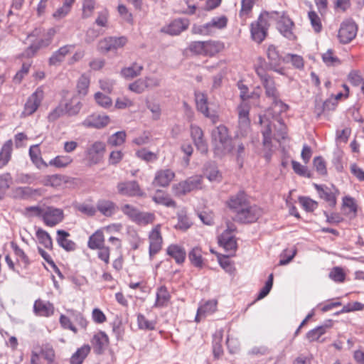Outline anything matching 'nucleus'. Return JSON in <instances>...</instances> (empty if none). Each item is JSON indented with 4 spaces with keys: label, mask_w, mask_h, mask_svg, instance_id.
I'll list each match as a JSON object with an SVG mask.
<instances>
[{
    "label": "nucleus",
    "mask_w": 364,
    "mask_h": 364,
    "mask_svg": "<svg viewBox=\"0 0 364 364\" xmlns=\"http://www.w3.org/2000/svg\"><path fill=\"white\" fill-rule=\"evenodd\" d=\"M144 67L137 63H133L131 65L125 67L121 70V75L126 79H132L139 76Z\"/></svg>",
    "instance_id": "obj_31"
},
{
    "label": "nucleus",
    "mask_w": 364,
    "mask_h": 364,
    "mask_svg": "<svg viewBox=\"0 0 364 364\" xmlns=\"http://www.w3.org/2000/svg\"><path fill=\"white\" fill-rule=\"evenodd\" d=\"M188 25L189 21L188 19L178 18L173 21L167 26L164 27L162 31L171 36H176L186 30Z\"/></svg>",
    "instance_id": "obj_19"
},
{
    "label": "nucleus",
    "mask_w": 364,
    "mask_h": 364,
    "mask_svg": "<svg viewBox=\"0 0 364 364\" xmlns=\"http://www.w3.org/2000/svg\"><path fill=\"white\" fill-rule=\"evenodd\" d=\"M64 114H66V112L63 103H60L48 114V119L50 122H54Z\"/></svg>",
    "instance_id": "obj_64"
},
{
    "label": "nucleus",
    "mask_w": 364,
    "mask_h": 364,
    "mask_svg": "<svg viewBox=\"0 0 364 364\" xmlns=\"http://www.w3.org/2000/svg\"><path fill=\"white\" fill-rule=\"evenodd\" d=\"M109 123V117L106 114H92L87 117L83 122L86 127L100 129L105 127Z\"/></svg>",
    "instance_id": "obj_20"
},
{
    "label": "nucleus",
    "mask_w": 364,
    "mask_h": 364,
    "mask_svg": "<svg viewBox=\"0 0 364 364\" xmlns=\"http://www.w3.org/2000/svg\"><path fill=\"white\" fill-rule=\"evenodd\" d=\"M331 327V321H328L326 323L317 326L316 328L309 331L306 334V338L309 341H316L326 332L328 328Z\"/></svg>",
    "instance_id": "obj_36"
},
{
    "label": "nucleus",
    "mask_w": 364,
    "mask_h": 364,
    "mask_svg": "<svg viewBox=\"0 0 364 364\" xmlns=\"http://www.w3.org/2000/svg\"><path fill=\"white\" fill-rule=\"evenodd\" d=\"M284 12H279L276 11H262L259 18H260L264 23L267 24V26L269 27L270 24L272 23H276L277 24V21L280 20L284 15Z\"/></svg>",
    "instance_id": "obj_33"
},
{
    "label": "nucleus",
    "mask_w": 364,
    "mask_h": 364,
    "mask_svg": "<svg viewBox=\"0 0 364 364\" xmlns=\"http://www.w3.org/2000/svg\"><path fill=\"white\" fill-rule=\"evenodd\" d=\"M90 351L89 346H83L72 355L70 358L71 364H81Z\"/></svg>",
    "instance_id": "obj_40"
},
{
    "label": "nucleus",
    "mask_w": 364,
    "mask_h": 364,
    "mask_svg": "<svg viewBox=\"0 0 364 364\" xmlns=\"http://www.w3.org/2000/svg\"><path fill=\"white\" fill-rule=\"evenodd\" d=\"M195 97L197 109L205 117L209 118L213 124L217 123L219 121L218 112L208 107L206 95L203 92H196Z\"/></svg>",
    "instance_id": "obj_3"
},
{
    "label": "nucleus",
    "mask_w": 364,
    "mask_h": 364,
    "mask_svg": "<svg viewBox=\"0 0 364 364\" xmlns=\"http://www.w3.org/2000/svg\"><path fill=\"white\" fill-rule=\"evenodd\" d=\"M66 114L68 115L77 114L81 109V103L76 98L73 97L70 101L63 103Z\"/></svg>",
    "instance_id": "obj_45"
},
{
    "label": "nucleus",
    "mask_w": 364,
    "mask_h": 364,
    "mask_svg": "<svg viewBox=\"0 0 364 364\" xmlns=\"http://www.w3.org/2000/svg\"><path fill=\"white\" fill-rule=\"evenodd\" d=\"M343 208L345 214L350 217H355L357 213V205L353 198L345 196L343 198Z\"/></svg>",
    "instance_id": "obj_39"
},
{
    "label": "nucleus",
    "mask_w": 364,
    "mask_h": 364,
    "mask_svg": "<svg viewBox=\"0 0 364 364\" xmlns=\"http://www.w3.org/2000/svg\"><path fill=\"white\" fill-rule=\"evenodd\" d=\"M42 218L46 225L53 227L63 220V211L60 208L47 207L44 208Z\"/></svg>",
    "instance_id": "obj_10"
},
{
    "label": "nucleus",
    "mask_w": 364,
    "mask_h": 364,
    "mask_svg": "<svg viewBox=\"0 0 364 364\" xmlns=\"http://www.w3.org/2000/svg\"><path fill=\"white\" fill-rule=\"evenodd\" d=\"M95 7V0H83L82 2V14L83 18H87L93 13Z\"/></svg>",
    "instance_id": "obj_59"
},
{
    "label": "nucleus",
    "mask_w": 364,
    "mask_h": 364,
    "mask_svg": "<svg viewBox=\"0 0 364 364\" xmlns=\"http://www.w3.org/2000/svg\"><path fill=\"white\" fill-rule=\"evenodd\" d=\"M57 242L58 245L67 251L74 250L75 249V243L67 237L69 233L64 230H58Z\"/></svg>",
    "instance_id": "obj_34"
},
{
    "label": "nucleus",
    "mask_w": 364,
    "mask_h": 364,
    "mask_svg": "<svg viewBox=\"0 0 364 364\" xmlns=\"http://www.w3.org/2000/svg\"><path fill=\"white\" fill-rule=\"evenodd\" d=\"M12 182V178L9 173L0 175V200H1L6 191L9 188Z\"/></svg>",
    "instance_id": "obj_49"
},
{
    "label": "nucleus",
    "mask_w": 364,
    "mask_h": 364,
    "mask_svg": "<svg viewBox=\"0 0 364 364\" xmlns=\"http://www.w3.org/2000/svg\"><path fill=\"white\" fill-rule=\"evenodd\" d=\"M237 111L239 134L243 136L247 134L250 129V107L246 102H242L238 106Z\"/></svg>",
    "instance_id": "obj_8"
},
{
    "label": "nucleus",
    "mask_w": 364,
    "mask_h": 364,
    "mask_svg": "<svg viewBox=\"0 0 364 364\" xmlns=\"http://www.w3.org/2000/svg\"><path fill=\"white\" fill-rule=\"evenodd\" d=\"M223 46L218 41H205L204 55L213 56L219 53Z\"/></svg>",
    "instance_id": "obj_43"
},
{
    "label": "nucleus",
    "mask_w": 364,
    "mask_h": 364,
    "mask_svg": "<svg viewBox=\"0 0 364 364\" xmlns=\"http://www.w3.org/2000/svg\"><path fill=\"white\" fill-rule=\"evenodd\" d=\"M217 302L214 300L206 301L203 305L198 309L196 321L198 322L202 317L211 315L216 311Z\"/></svg>",
    "instance_id": "obj_27"
},
{
    "label": "nucleus",
    "mask_w": 364,
    "mask_h": 364,
    "mask_svg": "<svg viewBox=\"0 0 364 364\" xmlns=\"http://www.w3.org/2000/svg\"><path fill=\"white\" fill-rule=\"evenodd\" d=\"M13 151V141L11 139L6 141L0 151V168L8 164L11 158Z\"/></svg>",
    "instance_id": "obj_28"
},
{
    "label": "nucleus",
    "mask_w": 364,
    "mask_h": 364,
    "mask_svg": "<svg viewBox=\"0 0 364 364\" xmlns=\"http://www.w3.org/2000/svg\"><path fill=\"white\" fill-rule=\"evenodd\" d=\"M299 203L309 212L314 211L318 207V203L308 197H299Z\"/></svg>",
    "instance_id": "obj_60"
},
{
    "label": "nucleus",
    "mask_w": 364,
    "mask_h": 364,
    "mask_svg": "<svg viewBox=\"0 0 364 364\" xmlns=\"http://www.w3.org/2000/svg\"><path fill=\"white\" fill-rule=\"evenodd\" d=\"M228 208L232 211L235 215L240 212L241 209L246 205L248 202L247 196L243 191H240L237 194L231 196L228 201Z\"/></svg>",
    "instance_id": "obj_21"
},
{
    "label": "nucleus",
    "mask_w": 364,
    "mask_h": 364,
    "mask_svg": "<svg viewBox=\"0 0 364 364\" xmlns=\"http://www.w3.org/2000/svg\"><path fill=\"white\" fill-rule=\"evenodd\" d=\"M11 246L14 252V254H15L16 258H17V261L18 262L23 263L24 267H27L30 264L31 262H30V259H28V256L24 252V251L22 249H21L17 245V244H16L14 242H11Z\"/></svg>",
    "instance_id": "obj_47"
},
{
    "label": "nucleus",
    "mask_w": 364,
    "mask_h": 364,
    "mask_svg": "<svg viewBox=\"0 0 364 364\" xmlns=\"http://www.w3.org/2000/svg\"><path fill=\"white\" fill-rule=\"evenodd\" d=\"M204 175L210 182H220L222 175L213 163L207 164L204 168Z\"/></svg>",
    "instance_id": "obj_32"
},
{
    "label": "nucleus",
    "mask_w": 364,
    "mask_h": 364,
    "mask_svg": "<svg viewBox=\"0 0 364 364\" xmlns=\"http://www.w3.org/2000/svg\"><path fill=\"white\" fill-rule=\"evenodd\" d=\"M166 254L173 258L176 263L182 264L186 260V252L185 248L177 244H171L166 248Z\"/></svg>",
    "instance_id": "obj_23"
},
{
    "label": "nucleus",
    "mask_w": 364,
    "mask_h": 364,
    "mask_svg": "<svg viewBox=\"0 0 364 364\" xmlns=\"http://www.w3.org/2000/svg\"><path fill=\"white\" fill-rule=\"evenodd\" d=\"M55 33V30L53 28H50L47 30L44 38L38 40L36 43H32L28 48H27L22 53V56L25 58H31L41 48L48 46Z\"/></svg>",
    "instance_id": "obj_5"
},
{
    "label": "nucleus",
    "mask_w": 364,
    "mask_h": 364,
    "mask_svg": "<svg viewBox=\"0 0 364 364\" xmlns=\"http://www.w3.org/2000/svg\"><path fill=\"white\" fill-rule=\"evenodd\" d=\"M155 219L153 213L146 212H139L134 222L141 225H145L152 223Z\"/></svg>",
    "instance_id": "obj_52"
},
{
    "label": "nucleus",
    "mask_w": 364,
    "mask_h": 364,
    "mask_svg": "<svg viewBox=\"0 0 364 364\" xmlns=\"http://www.w3.org/2000/svg\"><path fill=\"white\" fill-rule=\"evenodd\" d=\"M218 242L229 253L228 256L233 255L237 247L235 236L228 232H223L219 236Z\"/></svg>",
    "instance_id": "obj_18"
},
{
    "label": "nucleus",
    "mask_w": 364,
    "mask_h": 364,
    "mask_svg": "<svg viewBox=\"0 0 364 364\" xmlns=\"http://www.w3.org/2000/svg\"><path fill=\"white\" fill-rule=\"evenodd\" d=\"M126 132L124 131L117 132L112 134L107 140L108 145L111 146H119L122 145L126 139Z\"/></svg>",
    "instance_id": "obj_46"
},
{
    "label": "nucleus",
    "mask_w": 364,
    "mask_h": 364,
    "mask_svg": "<svg viewBox=\"0 0 364 364\" xmlns=\"http://www.w3.org/2000/svg\"><path fill=\"white\" fill-rule=\"evenodd\" d=\"M269 27L260 18L250 24V33L252 39L261 43L267 37Z\"/></svg>",
    "instance_id": "obj_9"
},
{
    "label": "nucleus",
    "mask_w": 364,
    "mask_h": 364,
    "mask_svg": "<svg viewBox=\"0 0 364 364\" xmlns=\"http://www.w3.org/2000/svg\"><path fill=\"white\" fill-rule=\"evenodd\" d=\"M161 225H156L150 232L149 240V255L153 256L158 253L161 249L163 239L160 232Z\"/></svg>",
    "instance_id": "obj_14"
},
{
    "label": "nucleus",
    "mask_w": 364,
    "mask_h": 364,
    "mask_svg": "<svg viewBox=\"0 0 364 364\" xmlns=\"http://www.w3.org/2000/svg\"><path fill=\"white\" fill-rule=\"evenodd\" d=\"M262 85L265 90V95L267 97L274 101L280 97V93L276 87L275 82L273 78L264 82L262 83Z\"/></svg>",
    "instance_id": "obj_35"
},
{
    "label": "nucleus",
    "mask_w": 364,
    "mask_h": 364,
    "mask_svg": "<svg viewBox=\"0 0 364 364\" xmlns=\"http://www.w3.org/2000/svg\"><path fill=\"white\" fill-rule=\"evenodd\" d=\"M137 324L139 329L151 331L155 328L156 322L148 320L143 314L137 315Z\"/></svg>",
    "instance_id": "obj_50"
},
{
    "label": "nucleus",
    "mask_w": 364,
    "mask_h": 364,
    "mask_svg": "<svg viewBox=\"0 0 364 364\" xmlns=\"http://www.w3.org/2000/svg\"><path fill=\"white\" fill-rule=\"evenodd\" d=\"M171 296L166 287L161 286L157 289L156 299L154 304V307L161 308L166 306L170 300Z\"/></svg>",
    "instance_id": "obj_30"
},
{
    "label": "nucleus",
    "mask_w": 364,
    "mask_h": 364,
    "mask_svg": "<svg viewBox=\"0 0 364 364\" xmlns=\"http://www.w3.org/2000/svg\"><path fill=\"white\" fill-rule=\"evenodd\" d=\"M95 100L98 105L105 109H108L112 105V99L100 92L95 94Z\"/></svg>",
    "instance_id": "obj_53"
},
{
    "label": "nucleus",
    "mask_w": 364,
    "mask_h": 364,
    "mask_svg": "<svg viewBox=\"0 0 364 364\" xmlns=\"http://www.w3.org/2000/svg\"><path fill=\"white\" fill-rule=\"evenodd\" d=\"M211 136L216 156L222 157L231 152L233 148L232 141L225 126L221 124L216 127L213 129Z\"/></svg>",
    "instance_id": "obj_1"
},
{
    "label": "nucleus",
    "mask_w": 364,
    "mask_h": 364,
    "mask_svg": "<svg viewBox=\"0 0 364 364\" xmlns=\"http://www.w3.org/2000/svg\"><path fill=\"white\" fill-rule=\"evenodd\" d=\"M90 85V79L85 75H82L77 82V89L80 95H86Z\"/></svg>",
    "instance_id": "obj_58"
},
{
    "label": "nucleus",
    "mask_w": 364,
    "mask_h": 364,
    "mask_svg": "<svg viewBox=\"0 0 364 364\" xmlns=\"http://www.w3.org/2000/svg\"><path fill=\"white\" fill-rule=\"evenodd\" d=\"M356 33L357 26L355 22L346 20L341 25L338 38L341 43L346 44L350 43L355 37Z\"/></svg>",
    "instance_id": "obj_6"
},
{
    "label": "nucleus",
    "mask_w": 364,
    "mask_h": 364,
    "mask_svg": "<svg viewBox=\"0 0 364 364\" xmlns=\"http://www.w3.org/2000/svg\"><path fill=\"white\" fill-rule=\"evenodd\" d=\"M202 176H195L176 185L173 188L176 195H184L201 187Z\"/></svg>",
    "instance_id": "obj_7"
},
{
    "label": "nucleus",
    "mask_w": 364,
    "mask_h": 364,
    "mask_svg": "<svg viewBox=\"0 0 364 364\" xmlns=\"http://www.w3.org/2000/svg\"><path fill=\"white\" fill-rule=\"evenodd\" d=\"M117 191L119 194L129 197L141 196L144 192L136 181L120 182L117 184Z\"/></svg>",
    "instance_id": "obj_11"
},
{
    "label": "nucleus",
    "mask_w": 364,
    "mask_h": 364,
    "mask_svg": "<svg viewBox=\"0 0 364 364\" xmlns=\"http://www.w3.org/2000/svg\"><path fill=\"white\" fill-rule=\"evenodd\" d=\"M29 155L33 163L38 167H39L41 164H44L43 159L40 156V150L38 145L31 146L30 147Z\"/></svg>",
    "instance_id": "obj_57"
},
{
    "label": "nucleus",
    "mask_w": 364,
    "mask_h": 364,
    "mask_svg": "<svg viewBox=\"0 0 364 364\" xmlns=\"http://www.w3.org/2000/svg\"><path fill=\"white\" fill-rule=\"evenodd\" d=\"M267 56L269 60L270 68L274 71L282 75L283 70L277 68L283 61V58L280 55L277 48L274 45H269L267 49Z\"/></svg>",
    "instance_id": "obj_16"
},
{
    "label": "nucleus",
    "mask_w": 364,
    "mask_h": 364,
    "mask_svg": "<svg viewBox=\"0 0 364 364\" xmlns=\"http://www.w3.org/2000/svg\"><path fill=\"white\" fill-rule=\"evenodd\" d=\"M152 198L156 203L164 205L166 207H176V202L172 200L168 195L165 194L161 191H157Z\"/></svg>",
    "instance_id": "obj_41"
},
{
    "label": "nucleus",
    "mask_w": 364,
    "mask_h": 364,
    "mask_svg": "<svg viewBox=\"0 0 364 364\" xmlns=\"http://www.w3.org/2000/svg\"><path fill=\"white\" fill-rule=\"evenodd\" d=\"M74 49L73 45H66L60 47L57 51L53 53L49 58L50 65H56L62 62L65 57Z\"/></svg>",
    "instance_id": "obj_29"
},
{
    "label": "nucleus",
    "mask_w": 364,
    "mask_h": 364,
    "mask_svg": "<svg viewBox=\"0 0 364 364\" xmlns=\"http://www.w3.org/2000/svg\"><path fill=\"white\" fill-rule=\"evenodd\" d=\"M73 161V158L68 155H58L52 159L48 164L57 168H63L70 166Z\"/></svg>",
    "instance_id": "obj_37"
},
{
    "label": "nucleus",
    "mask_w": 364,
    "mask_h": 364,
    "mask_svg": "<svg viewBox=\"0 0 364 364\" xmlns=\"http://www.w3.org/2000/svg\"><path fill=\"white\" fill-rule=\"evenodd\" d=\"M191 225L190 220L183 211L178 214V223L176 225V228L186 230L191 227Z\"/></svg>",
    "instance_id": "obj_56"
},
{
    "label": "nucleus",
    "mask_w": 364,
    "mask_h": 364,
    "mask_svg": "<svg viewBox=\"0 0 364 364\" xmlns=\"http://www.w3.org/2000/svg\"><path fill=\"white\" fill-rule=\"evenodd\" d=\"M33 311L38 316L49 317L54 313V306L49 301L38 299L34 302Z\"/></svg>",
    "instance_id": "obj_24"
},
{
    "label": "nucleus",
    "mask_w": 364,
    "mask_h": 364,
    "mask_svg": "<svg viewBox=\"0 0 364 364\" xmlns=\"http://www.w3.org/2000/svg\"><path fill=\"white\" fill-rule=\"evenodd\" d=\"M288 109L289 106L281 100L280 97L272 102L271 109L277 115L286 112Z\"/></svg>",
    "instance_id": "obj_61"
},
{
    "label": "nucleus",
    "mask_w": 364,
    "mask_h": 364,
    "mask_svg": "<svg viewBox=\"0 0 364 364\" xmlns=\"http://www.w3.org/2000/svg\"><path fill=\"white\" fill-rule=\"evenodd\" d=\"M96 209L103 215L110 217L115 213L117 205L109 200L101 199L97 201Z\"/></svg>",
    "instance_id": "obj_26"
},
{
    "label": "nucleus",
    "mask_w": 364,
    "mask_h": 364,
    "mask_svg": "<svg viewBox=\"0 0 364 364\" xmlns=\"http://www.w3.org/2000/svg\"><path fill=\"white\" fill-rule=\"evenodd\" d=\"M36 237L39 242L43 245L46 248L51 250L53 247V242L49 234L43 230H38L36 232Z\"/></svg>",
    "instance_id": "obj_51"
},
{
    "label": "nucleus",
    "mask_w": 364,
    "mask_h": 364,
    "mask_svg": "<svg viewBox=\"0 0 364 364\" xmlns=\"http://www.w3.org/2000/svg\"><path fill=\"white\" fill-rule=\"evenodd\" d=\"M105 151V144L102 141H97L87 148L86 156L91 164H96L101 161Z\"/></svg>",
    "instance_id": "obj_12"
},
{
    "label": "nucleus",
    "mask_w": 364,
    "mask_h": 364,
    "mask_svg": "<svg viewBox=\"0 0 364 364\" xmlns=\"http://www.w3.org/2000/svg\"><path fill=\"white\" fill-rule=\"evenodd\" d=\"M283 62L291 63L296 68H302L304 66L303 58L298 55L287 54L283 58Z\"/></svg>",
    "instance_id": "obj_54"
},
{
    "label": "nucleus",
    "mask_w": 364,
    "mask_h": 364,
    "mask_svg": "<svg viewBox=\"0 0 364 364\" xmlns=\"http://www.w3.org/2000/svg\"><path fill=\"white\" fill-rule=\"evenodd\" d=\"M191 135L197 149L202 154L208 152V144L203 137L202 129L194 124L191 125Z\"/></svg>",
    "instance_id": "obj_15"
},
{
    "label": "nucleus",
    "mask_w": 364,
    "mask_h": 364,
    "mask_svg": "<svg viewBox=\"0 0 364 364\" xmlns=\"http://www.w3.org/2000/svg\"><path fill=\"white\" fill-rule=\"evenodd\" d=\"M321 198L326 200L329 206L334 207L336 204V193L338 190L334 187L332 188L322 185L314 184Z\"/></svg>",
    "instance_id": "obj_17"
},
{
    "label": "nucleus",
    "mask_w": 364,
    "mask_h": 364,
    "mask_svg": "<svg viewBox=\"0 0 364 364\" xmlns=\"http://www.w3.org/2000/svg\"><path fill=\"white\" fill-rule=\"evenodd\" d=\"M262 215V210L260 208L247 203L240 212L237 213V215H234L232 219L240 223H250L257 221Z\"/></svg>",
    "instance_id": "obj_2"
},
{
    "label": "nucleus",
    "mask_w": 364,
    "mask_h": 364,
    "mask_svg": "<svg viewBox=\"0 0 364 364\" xmlns=\"http://www.w3.org/2000/svg\"><path fill=\"white\" fill-rule=\"evenodd\" d=\"M104 235L100 230H97L90 237L87 245L92 250H97L104 245Z\"/></svg>",
    "instance_id": "obj_38"
},
{
    "label": "nucleus",
    "mask_w": 364,
    "mask_h": 364,
    "mask_svg": "<svg viewBox=\"0 0 364 364\" xmlns=\"http://www.w3.org/2000/svg\"><path fill=\"white\" fill-rule=\"evenodd\" d=\"M129 89L132 92L137 94L142 93L146 89V85L143 78H139L134 82L129 85Z\"/></svg>",
    "instance_id": "obj_63"
},
{
    "label": "nucleus",
    "mask_w": 364,
    "mask_h": 364,
    "mask_svg": "<svg viewBox=\"0 0 364 364\" xmlns=\"http://www.w3.org/2000/svg\"><path fill=\"white\" fill-rule=\"evenodd\" d=\"M136 156L138 159L145 161L146 163H153L158 159L156 153L149 151L146 149H141L136 151Z\"/></svg>",
    "instance_id": "obj_44"
},
{
    "label": "nucleus",
    "mask_w": 364,
    "mask_h": 364,
    "mask_svg": "<svg viewBox=\"0 0 364 364\" xmlns=\"http://www.w3.org/2000/svg\"><path fill=\"white\" fill-rule=\"evenodd\" d=\"M188 258L193 265L196 267H202L203 259L202 257V250L198 247H195L189 252Z\"/></svg>",
    "instance_id": "obj_42"
},
{
    "label": "nucleus",
    "mask_w": 364,
    "mask_h": 364,
    "mask_svg": "<svg viewBox=\"0 0 364 364\" xmlns=\"http://www.w3.org/2000/svg\"><path fill=\"white\" fill-rule=\"evenodd\" d=\"M259 121L262 124L266 126V128L262 131L263 135V144L264 146L269 149L271 144V134H272V128L271 125L269 122H266L264 117H260Z\"/></svg>",
    "instance_id": "obj_48"
},
{
    "label": "nucleus",
    "mask_w": 364,
    "mask_h": 364,
    "mask_svg": "<svg viewBox=\"0 0 364 364\" xmlns=\"http://www.w3.org/2000/svg\"><path fill=\"white\" fill-rule=\"evenodd\" d=\"M277 28L288 40L294 41L296 39V35L294 33V23L286 14L277 21Z\"/></svg>",
    "instance_id": "obj_13"
},
{
    "label": "nucleus",
    "mask_w": 364,
    "mask_h": 364,
    "mask_svg": "<svg viewBox=\"0 0 364 364\" xmlns=\"http://www.w3.org/2000/svg\"><path fill=\"white\" fill-rule=\"evenodd\" d=\"M44 97V92L41 87H38L36 91L28 98L24 105L22 115L23 117L33 114L39 107Z\"/></svg>",
    "instance_id": "obj_4"
},
{
    "label": "nucleus",
    "mask_w": 364,
    "mask_h": 364,
    "mask_svg": "<svg viewBox=\"0 0 364 364\" xmlns=\"http://www.w3.org/2000/svg\"><path fill=\"white\" fill-rule=\"evenodd\" d=\"M314 166L316 171L322 176L326 175L327 169L326 162L321 156H316L313 161Z\"/></svg>",
    "instance_id": "obj_62"
},
{
    "label": "nucleus",
    "mask_w": 364,
    "mask_h": 364,
    "mask_svg": "<svg viewBox=\"0 0 364 364\" xmlns=\"http://www.w3.org/2000/svg\"><path fill=\"white\" fill-rule=\"evenodd\" d=\"M175 173L171 169H161L156 172L153 184L156 186L166 187L173 179Z\"/></svg>",
    "instance_id": "obj_22"
},
{
    "label": "nucleus",
    "mask_w": 364,
    "mask_h": 364,
    "mask_svg": "<svg viewBox=\"0 0 364 364\" xmlns=\"http://www.w3.org/2000/svg\"><path fill=\"white\" fill-rule=\"evenodd\" d=\"M308 17L314 31L319 33L322 29V24L318 15L315 11H311L309 12Z\"/></svg>",
    "instance_id": "obj_55"
},
{
    "label": "nucleus",
    "mask_w": 364,
    "mask_h": 364,
    "mask_svg": "<svg viewBox=\"0 0 364 364\" xmlns=\"http://www.w3.org/2000/svg\"><path fill=\"white\" fill-rule=\"evenodd\" d=\"M67 177L60 174L46 176L41 181V183L43 185L46 186H50L57 189L63 188L67 183Z\"/></svg>",
    "instance_id": "obj_25"
}]
</instances>
